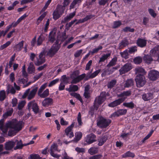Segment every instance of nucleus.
<instances>
[{
	"mask_svg": "<svg viewBox=\"0 0 159 159\" xmlns=\"http://www.w3.org/2000/svg\"><path fill=\"white\" fill-rule=\"evenodd\" d=\"M127 112L126 109H119L111 115V116L113 117H118L120 116L125 115Z\"/></svg>",
	"mask_w": 159,
	"mask_h": 159,
	"instance_id": "nucleus-13",
	"label": "nucleus"
},
{
	"mask_svg": "<svg viewBox=\"0 0 159 159\" xmlns=\"http://www.w3.org/2000/svg\"><path fill=\"white\" fill-rule=\"evenodd\" d=\"M77 121L80 125H81L82 124L81 120V115L80 112H79L77 116Z\"/></svg>",
	"mask_w": 159,
	"mask_h": 159,
	"instance_id": "nucleus-63",
	"label": "nucleus"
},
{
	"mask_svg": "<svg viewBox=\"0 0 159 159\" xmlns=\"http://www.w3.org/2000/svg\"><path fill=\"white\" fill-rule=\"evenodd\" d=\"M132 68V65L130 63H127L119 70L120 74L122 75L129 71Z\"/></svg>",
	"mask_w": 159,
	"mask_h": 159,
	"instance_id": "nucleus-7",
	"label": "nucleus"
},
{
	"mask_svg": "<svg viewBox=\"0 0 159 159\" xmlns=\"http://www.w3.org/2000/svg\"><path fill=\"white\" fill-rule=\"evenodd\" d=\"M148 11L150 14L153 18H155L157 16V14L152 9H148Z\"/></svg>",
	"mask_w": 159,
	"mask_h": 159,
	"instance_id": "nucleus-55",
	"label": "nucleus"
},
{
	"mask_svg": "<svg viewBox=\"0 0 159 159\" xmlns=\"http://www.w3.org/2000/svg\"><path fill=\"white\" fill-rule=\"evenodd\" d=\"M83 0H74L70 4V9L75 8V6L76 4H78V6H79Z\"/></svg>",
	"mask_w": 159,
	"mask_h": 159,
	"instance_id": "nucleus-27",
	"label": "nucleus"
},
{
	"mask_svg": "<svg viewBox=\"0 0 159 159\" xmlns=\"http://www.w3.org/2000/svg\"><path fill=\"white\" fill-rule=\"evenodd\" d=\"M64 12V11L57 5L53 13V19L55 20H57L61 17Z\"/></svg>",
	"mask_w": 159,
	"mask_h": 159,
	"instance_id": "nucleus-5",
	"label": "nucleus"
},
{
	"mask_svg": "<svg viewBox=\"0 0 159 159\" xmlns=\"http://www.w3.org/2000/svg\"><path fill=\"white\" fill-rule=\"evenodd\" d=\"M28 71L30 74L34 73L35 72V67L32 62H31L28 68Z\"/></svg>",
	"mask_w": 159,
	"mask_h": 159,
	"instance_id": "nucleus-30",
	"label": "nucleus"
},
{
	"mask_svg": "<svg viewBox=\"0 0 159 159\" xmlns=\"http://www.w3.org/2000/svg\"><path fill=\"white\" fill-rule=\"evenodd\" d=\"M56 32L54 31H52L49 33L48 36L49 41L52 43L55 40Z\"/></svg>",
	"mask_w": 159,
	"mask_h": 159,
	"instance_id": "nucleus-23",
	"label": "nucleus"
},
{
	"mask_svg": "<svg viewBox=\"0 0 159 159\" xmlns=\"http://www.w3.org/2000/svg\"><path fill=\"white\" fill-rule=\"evenodd\" d=\"M17 132L13 129H10L8 132V135L10 136H12L15 135Z\"/></svg>",
	"mask_w": 159,
	"mask_h": 159,
	"instance_id": "nucleus-52",
	"label": "nucleus"
},
{
	"mask_svg": "<svg viewBox=\"0 0 159 159\" xmlns=\"http://www.w3.org/2000/svg\"><path fill=\"white\" fill-rule=\"evenodd\" d=\"M129 44V42L127 40H123L119 43V47L120 48H122L127 46Z\"/></svg>",
	"mask_w": 159,
	"mask_h": 159,
	"instance_id": "nucleus-37",
	"label": "nucleus"
},
{
	"mask_svg": "<svg viewBox=\"0 0 159 159\" xmlns=\"http://www.w3.org/2000/svg\"><path fill=\"white\" fill-rule=\"evenodd\" d=\"M159 77V72L155 70H151L148 73L149 79L152 81L157 80Z\"/></svg>",
	"mask_w": 159,
	"mask_h": 159,
	"instance_id": "nucleus-6",
	"label": "nucleus"
},
{
	"mask_svg": "<svg viewBox=\"0 0 159 159\" xmlns=\"http://www.w3.org/2000/svg\"><path fill=\"white\" fill-rule=\"evenodd\" d=\"M111 56V53H108L106 54H104L100 58L99 63L103 62Z\"/></svg>",
	"mask_w": 159,
	"mask_h": 159,
	"instance_id": "nucleus-42",
	"label": "nucleus"
},
{
	"mask_svg": "<svg viewBox=\"0 0 159 159\" xmlns=\"http://www.w3.org/2000/svg\"><path fill=\"white\" fill-rule=\"evenodd\" d=\"M129 53L128 50L126 49L123 52H121L120 53L121 56L125 59L129 58Z\"/></svg>",
	"mask_w": 159,
	"mask_h": 159,
	"instance_id": "nucleus-39",
	"label": "nucleus"
},
{
	"mask_svg": "<svg viewBox=\"0 0 159 159\" xmlns=\"http://www.w3.org/2000/svg\"><path fill=\"white\" fill-rule=\"evenodd\" d=\"M82 134L80 132H76L75 133V137L74 139L71 141L74 142L76 143L79 141L82 138Z\"/></svg>",
	"mask_w": 159,
	"mask_h": 159,
	"instance_id": "nucleus-24",
	"label": "nucleus"
},
{
	"mask_svg": "<svg viewBox=\"0 0 159 159\" xmlns=\"http://www.w3.org/2000/svg\"><path fill=\"white\" fill-rule=\"evenodd\" d=\"M42 103L43 106L44 107L51 105L52 103V99L49 98H47L44 100Z\"/></svg>",
	"mask_w": 159,
	"mask_h": 159,
	"instance_id": "nucleus-25",
	"label": "nucleus"
},
{
	"mask_svg": "<svg viewBox=\"0 0 159 159\" xmlns=\"http://www.w3.org/2000/svg\"><path fill=\"white\" fill-rule=\"evenodd\" d=\"M143 99L145 101H147L153 98V94L151 93H143L142 95Z\"/></svg>",
	"mask_w": 159,
	"mask_h": 159,
	"instance_id": "nucleus-17",
	"label": "nucleus"
},
{
	"mask_svg": "<svg viewBox=\"0 0 159 159\" xmlns=\"http://www.w3.org/2000/svg\"><path fill=\"white\" fill-rule=\"evenodd\" d=\"M47 83H45L42 85L41 87H40V89H39L38 92V95H39L40 94H41L43 91V90L47 86Z\"/></svg>",
	"mask_w": 159,
	"mask_h": 159,
	"instance_id": "nucleus-51",
	"label": "nucleus"
},
{
	"mask_svg": "<svg viewBox=\"0 0 159 159\" xmlns=\"http://www.w3.org/2000/svg\"><path fill=\"white\" fill-rule=\"evenodd\" d=\"M142 58L140 57H135L134 59V62L136 64H139L142 61Z\"/></svg>",
	"mask_w": 159,
	"mask_h": 159,
	"instance_id": "nucleus-44",
	"label": "nucleus"
},
{
	"mask_svg": "<svg viewBox=\"0 0 159 159\" xmlns=\"http://www.w3.org/2000/svg\"><path fill=\"white\" fill-rule=\"evenodd\" d=\"M49 89H46L42 93H41L39 95L41 98H44L47 97L49 95Z\"/></svg>",
	"mask_w": 159,
	"mask_h": 159,
	"instance_id": "nucleus-45",
	"label": "nucleus"
},
{
	"mask_svg": "<svg viewBox=\"0 0 159 159\" xmlns=\"http://www.w3.org/2000/svg\"><path fill=\"white\" fill-rule=\"evenodd\" d=\"M102 47L101 46H99L98 48L93 49L92 51H90L89 52H91L92 54H93L94 53H97L99 50L102 49Z\"/></svg>",
	"mask_w": 159,
	"mask_h": 159,
	"instance_id": "nucleus-56",
	"label": "nucleus"
},
{
	"mask_svg": "<svg viewBox=\"0 0 159 159\" xmlns=\"http://www.w3.org/2000/svg\"><path fill=\"white\" fill-rule=\"evenodd\" d=\"M45 37L42 34L38 38L37 41V45L39 46L42 43L43 41L44 40Z\"/></svg>",
	"mask_w": 159,
	"mask_h": 159,
	"instance_id": "nucleus-34",
	"label": "nucleus"
},
{
	"mask_svg": "<svg viewBox=\"0 0 159 159\" xmlns=\"http://www.w3.org/2000/svg\"><path fill=\"white\" fill-rule=\"evenodd\" d=\"M96 136L94 134L91 133L87 136L85 141L88 144H91L96 141Z\"/></svg>",
	"mask_w": 159,
	"mask_h": 159,
	"instance_id": "nucleus-14",
	"label": "nucleus"
},
{
	"mask_svg": "<svg viewBox=\"0 0 159 159\" xmlns=\"http://www.w3.org/2000/svg\"><path fill=\"white\" fill-rule=\"evenodd\" d=\"M74 126V124L72 123L70 126H68L65 130V133L66 135L68 136L69 133L71 132L72 129Z\"/></svg>",
	"mask_w": 159,
	"mask_h": 159,
	"instance_id": "nucleus-40",
	"label": "nucleus"
},
{
	"mask_svg": "<svg viewBox=\"0 0 159 159\" xmlns=\"http://www.w3.org/2000/svg\"><path fill=\"white\" fill-rule=\"evenodd\" d=\"M97 125L101 129L106 128L111 122V120L105 118L102 116L98 117L97 120Z\"/></svg>",
	"mask_w": 159,
	"mask_h": 159,
	"instance_id": "nucleus-1",
	"label": "nucleus"
},
{
	"mask_svg": "<svg viewBox=\"0 0 159 159\" xmlns=\"http://www.w3.org/2000/svg\"><path fill=\"white\" fill-rule=\"evenodd\" d=\"M126 99V97L119 98L109 104L108 106L109 107H116L123 102Z\"/></svg>",
	"mask_w": 159,
	"mask_h": 159,
	"instance_id": "nucleus-11",
	"label": "nucleus"
},
{
	"mask_svg": "<svg viewBox=\"0 0 159 159\" xmlns=\"http://www.w3.org/2000/svg\"><path fill=\"white\" fill-rule=\"evenodd\" d=\"M78 89L79 88L77 85H70L69 88H66V89L69 92H71L76 91L78 90Z\"/></svg>",
	"mask_w": 159,
	"mask_h": 159,
	"instance_id": "nucleus-28",
	"label": "nucleus"
},
{
	"mask_svg": "<svg viewBox=\"0 0 159 159\" xmlns=\"http://www.w3.org/2000/svg\"><path fill=\"white\" fill-rule=\"evenodd\" d=\"M28 79H25L24 78L20 79L19 78L18 81L17 82V84H19L22 83L23 84H24L28 81Z\"/></svg>",
	"mask_w": 159,
	"mask_h": 159,
	"instance_id": "nucleus-64",
	"label": "nucleus"
},
{
	"mask_svg": "<svg viewBox=\"0 0 159 159\" xmlns=\"http://www.w3.org/2000/svg\"><path fill=\"white\" fill-rule=\"evenodd\" d=\"M59 80L58 79H57L52 80L49 84L48 86L50 87L53 86L57 83L59 81Z\"/></svg>",
	"mask_w": 159,
	"mask_h": 159,
	"instance_id": "nucleus-60",
	"label": "nucleus"
},
{
	"mask_svg": "<svg viewBox=\"0 0 159 159\" xmlns=\"http://www.w3.org/2000/svg\"><path fill=\"white\" fill-rule=\"evenodd\" d=\"M151 55L153 57H157L159 53V45H157L150 51Z\"/></svg>",
	"mask_w": 159,
	"mask_h": 159,
	"instance_id": "nucleus-18",
	"label": "nucleus"
},
{
	"mask_svg": "<svg viewBox=\"0 0 159 159\" xmlns=\"http://www.w3.org/2000/svg\"><path fill=\"white\" fill-rule=\"evenodd\" d=\"M6 98V93L4 90L0 91V101H3Z\"/></svg>",
	"mask_w": 159,
	"mask_h": 159,
	"instance_id": "nucleus-48",
	"label": "nucleus"
},
{
	"mask_svg": "<svg viewBox=\"0 0 159 159\" xmlns=\"http://www.w3.org/2000/svg\"><path fill=\"white\" fill-rule=\"evenodd\" d=\"M134 81L133 79H130L128 80L126 82L125 84V87H129L134 85Z\"/></svg>",
	"mask_w": 159,
	"mask_h": 159,
	"instance_id": "nucleus-41",
	"label": "nucleus"
},
{
	"mask_svg": "<svg viewBox=\"0 0 159 159\" xmlns=\"http://www.w3.org/2000/svg\"><path fill=\"white\" fill-rule=\"evenodd\" d=\"M41 157L38 154H31L29 157V159H40Z\"/></svg>",
	"mask_w": 159,
	"mask_h": 159,
	"instance_id": "nucleus-57",
	"label": "nucleus"
},
{
	"mask_svg": "<svg viewBox=\"0 0 159 159\" xmlns=\"http://www.w3.org/2000/svg\"><path fill=\"white\" fill-rule=\"evenodd\" d=\"M24 41L22 40L16 44L14 47V50L17 52L20 51L23 48Z\"/></svg>",
	"mask_w": 159,
	"mask_h": 159,
	"instance_id": "nucleus-26",
	"label": "nucleus"
},
{
	"mask_svg": "<svg viewBox=\"0 0 159 159\" xmlns=\"http://www.w3.org/2000/svg\"><path fill=\"white\" fill-rule=\"evenodd\" d=\"M102 157V155L99 154L92 156L89 157V159H100Z\"/></svg>",
	"mask_w": 159,
	"mask_h": 159,
	"instance_id": "nucleus-59",
	"label": "nucleus"
},
{
	"mask_svg": "<svg viewBox=\"0 0 159 159\" xmlns=\"http://www.w3.org/2000/svg\"><path fill=\"white\" fill-rule=\"evenodd\" d=\"M88 152L91 155H94L98 152V148H97L91 147L88 150Z\"/></svg>",
	"mask_w": 159,
	"mask_h": 159,
	"instance_id": "nucleus-32",
	"label": "nucleus"
},
{
	"mask_svg": "<svg viewBox=\"0 0 159 159\" xmlns=\"http://www.w3.org/2000/svg\"><path fill=\"white\" fill-rule=\"evenodd\" d=\"M25 102V101H21L20 102L18 105V108L19 110H21L24 107Z\"/></svg>",
	"mask_w": 159,
	"mask_h": 159,
	"instance_id": "nucleus-58",
	"label": "nucleus"
},
{
	"mask_svg": "<svg viewBox=\"0 0 159 159\" xmlns=\"http://www.w3.org/2000/svg\"><path fill=\"white\" fill-rule=\"evenodd\" d=\"M136 86L138 88H141L146 83L145 76L138 74L135 78Z\"/></svg>",
	"mask_w": 159,
	"mask_h": 159,
	"instance_id": "nucleus-3",
	"label": "nucleus"
},
{
	"mask_svg": "<svg viewBox=\"0 0 159 159\" xmlns=\"http://www.w3.org/2000/svg\"><path fill=\"white\" fill-rule=\"evenodd\" d=\"M45 61V58H39V59H38L37 61L35 63V64L36 66H39L42 65Z\"/></svg>",
	"mask_w": 159,
	"mask_h": 159,
	"instance_id": "nucleus-46",
	"label": "nucleus"
},
{
	"mask_svg": "<svg viewBox=\"0 0 159 159\" xmlns=\"http://www.w3.org/2000/svg\"><path fill=\"white\" fill-rule=\"evenodd\" d=\"M135 157V154L130 151H128L122 155V157L126 158L128 157H131L132 158Z\"/></svg>",
	"mask_w": 159,
	"mask_h": 159,
	"instance_id": "nucleus-35",
	"label": "nucleus"
},
{
	"mask_svg": "<svg viewBox=\"0 0 159 159\" xmlns=\"http://www.w3.org/2000/svg\"><path fill=\"white\" fill-rule=\"evenodd\" d=\"M28 109L30 111H32L35 114H37L39 112V109L38 104L36 102L35 100L31 101L29 102L27 105Z\"/></svg>",
	"mask_w": 159,
	"mask_h": 159,
	"instance_id": "nucleus-4",
	"label": "nucleus"
},
{
	"mask_svg": "<svg viewBox=\"0 0 159 159\" xmlns=\"http://www.w3.org/2000/svg\"><path fill=\"white\" fill-rule=\"evenodd\" d=\"M108 138V136L107 134L102 135L98 140L99 142L98 144V145L99 146L102 145L107 140Z\"/></svg>",
	"mask_w": 159,
	"mask_h": 159,
	"instance_id": "nucleus-19",
	"label": "nucleus"
},
{
	"mask_svg": "<svg viewBox=\"0 0 159 159\" xmlns=\"http://www.w3.org/2000/svg\"><path fill=\"white\" fill-rule=\"evenodd\" d=\"M117 58L115 57L112 59L111 61L107 65V67L108 68H110L111 66H115L117 61Z\"/></svg>",
	"mask_w": 159,
	"mask_h": 159,
	"instance_id": "nucleus-29",
	"label": "nucleus"
},
{
	"mask_svg": "<svg viewBox=\"0 0 159 159\" xmlns=\"http://www.w3.org/2000/svg\"><path fill=\"white\" fill-rule=\"evenodd\" d=\"M123 105L125 107L132 109L134 108L135 106L133 102H124Z\"/></svg>",
	"mask_w": 159,
	"mask_h": 159,
	"instance_id": "nucleus-31",
	"label": "nucleus"
},
{
	"mask_svg": "<svg viewBox=\"0 0 159 159\" xmlns=\"http://www.w3.org/2000/svg\"><path fill=\"white\" fill-rule=\"evenodd\" d=\"M15 143L14 150L21 149L23 148L22 142L21 140H14Z\"/></svg>",
	"mask_w": 159,
	"mask_h": 159,
	"instance_id": "nucleus-16",
	"label": "nucleus"
},
{
	"mask_svg": "<svg viewBox=\"0 0 159 159\" xmlns=\"http://www.w3.org/2000/svg\"><path fill=\"white\" fill-rule=\"evenodd\" d=\"M61 80L62 83L67 84L68 83V80L66 75H63L61 77Z\"/></svg>",
	"mask_w": 159,
	"mask_h": 159,
	"instance_id": "nucleus-62",
	"label": "nucleus"
},
{
	"mask_svg": "<svg viewBox=\"0 0 159 159\" xmlns=\"http://www.w3.org/2000/svg\"><path fill=\"white\" fill-rule=\"evenodd\" d=\"M122 31L125 32H133L134 31V29L131 28L129 27H126L123 29Z\"/></svg>",
	"mask_w": 159,
	"mask_h": 159,
	"instance_id": "nucleus-50",
	"label": "nucleus"
},
{
	"mask_svg": "<svg viewBox=\"0 0 159 159\" xmlns=\"http://www.w3.org/2000/svg\"><path fill=\"white\" fill-rule=\"evenodd\" d=\"M70 95L72 96L77 98L82 104L83 103V101L80 94L75 93H70Z\"/></svg>",
	"mask_w": 159,
	"mask_h": 159,
	"instance_id": "nucleus-38",
	"label": "nucleus"
},
{
	"mask_svg": "<svg viewBox=\"0 0 159 159\" xmlns=\"http://www.w3.org/2000/svg\"><path fill=\"white\" fill-rule=\"evenodd\" d=\"M23 122L22 121H8L6 124V126L7 128L13 129L16 130L17 132H18L21 130L22 128V125Z\"/></svg>",
	"mask_w": 159,
	"mask_h": 159,
	"instance_id": "nucleus-2",
	"label": "nucleus"
},
{
	"mask_svg": "<svg viewBox=\"0 0 159 159\" xmlns=\"http://www.w3.org/2000/svg\"><path fill=\"white\" fill-rule=\"evenodd\" d=\"M154 130H152L142 140L141 142L142 143H143L144 141L148 139L152 135V134L153 133Z\"/></svg>",
	"mask_w": 159,
	"mask_h": 159,
	"instance_id": "nucleus-54",
	"label": "nucleus"
},
{
	"mask_svg": "<svg viewBox=\"0 0 159 159\" xmlns=\"http://www.w3.org/2000/svg\"><path fill=\"white\" fill-rule=\"evenodd\" d=\"M37 89L38 88L36 87L33 89L30 92V93L28 94V95L27 97V99L28 100H30L34 97L37 91Z\"/></svg>",
	"mask_w": 159,
	"mask_h": 159,
	"instance_id": "nucleus-22",
	"label": "nucleus"
},
{
	"mask_svg": "<svg viewBox=\"0 0 159 159\" xmlns=\"http://www.w3.org/2000/svg\"><path fill=\"white\" fill-rule=\"evenodd\" d=\"M137 47L136 46H133L128 48V52L129 54L134 53L137 51Z\"/></svg>",
	"mask_w": 159,
	"mask_h": 159,
	"instance_id": "nucleus-47",
	"label": "nucleus"
},
{
	"mask_svg": "<svg viewBox=\"0 0 159 159\" xmlns=\"http://www.w3.org/2000/svg\"><path fill=\"white\" fill-rule=\"evenodd\" d=\"M97 98H96L94 102L93 105L90 108V110L89 111V114L90 115L91 117H92L94 115V112L95 111H97L99 107V105L96 103Z\"/></svg>",
	"mask_w": 159,
	"mask_h": 159,
	"instance_id": "nucleus-12",
	"label": "nucleus"
},
{
	"mask_svg": "<svg viewBox=\"0 0 159 159\" xmlns=\"http://www.w3.org/2000/svg\"><path fill=\"white\" fill-rule=\"evenodd\" d=\"M117 82L116 80H111L107 84V87L108 89H111L113 87Z\"/></svg>",
	"mask_w": 159,
	"mask_h": 159,
	"instance_id": "nucleus-36",
	"label": "nucleus"
},
{
	"mask_svg": "<svg viewBox=\"0 0 159 159\" xmlns=\"http://www.w3.org/2000/svg\"><path fill=\"white\" fill-rule=\"evenodd\" d=\"M71 78L73 79L71 82V83L72 84H76L80 81L77 76L75 78L72 77Z\"/></svg>",
	"mask_w": 159,
	"mask_h": 159,
	"instance_id": "nucleus-61",
	"label": "nucleus"
},
{
	"mask_svg": "<svg viewBox=\"0 0 159 159\" xmlns=\"http://www.w3.org/2000/svg\"><path fill=\"white\" fill-rule=\"evenodd\" d=\"M11 43V42L10 41H8L5 43L1 46L0 47V50H2L4 48H7L9 46Z\"/></svg>",
	"mask_w": 159,
	"mask_h": 159,
	"instance_id": "nucleus-53",
	"label": "nucleus"
},
{
	"mask_svg": "<svg viewBox=\"0 0 159 159\" xmlns=\"http://www.w3.org/2000/svg\"><path fill=\"white\" fill-rule=\"evenodd\" d=\"M122 25V23L120 21H114L113 24L112 26V28L113 29H116Z\"/></svg>",
	"mask_w": 159,
	"mask_h": 159,
	"instance_id": "nucleus-43",
	"label": "nucleus"
},
{
	"mask_svg": "<svg viewBox=\"0 0 159 159\" xmlns=\"http://www.w3.org/2000/svg\"><path fill=\"white\" fill-rule=\"evenodd\" d=\"M147 43V40L139 38L136 41L137 46L141 48L145 47Z\"/></svg>",
	"mask_w": 159,
	"mask_h": 159,
	"instance_id": "nucleus-15",
	"label": "nucleus"
},
{
	"mask_svg": "<svg viewBox=\"0 0 159 159\" xmlns=\"http://www.w3.org/2000/svg\"><path fill=\"white\" fill-rule=\"evenodd\" d=\"M13 112V110L12 109L11 110L7 111L5 112L3 115V117L4 118L6 119L7 117L11 116Z\"/></svg>",
	"mask_w": 159,
	"mask_h": 159,
	"instance_id": "nucleus-49",
	"label": "nucleus"
},
{
	"mask_svg": "<svg viewBox=\"0 0 159 159\" xmlns=\"http://www.w3.org/2000/svg\"><path fill=\"white\" fill-rule=\"evenodd\" d=\"M58 146L57 144L53 143L50 149L48 150L51 155L54 157L58 158L60 157V155H57V154H54V152L55 151L57 150Z\"/></svg>",
	"mask_w": 159,
	"mask_h": 159,
	"instance_id": "nucleus-10",
	"label": "nucleus"
},
{
	"mask_svg": "<svg viewBox=\"0 0 159 159\" xmlns=\"http://www.w3.org/2000/svg\"><path fill=\"white\" fill-rule=\"evenodd\" d=\"M15 143L14 140L8 141L4 144V149L7 151L11 150L13 148L14 149Z\"/></svg>",
	"mask_w": 159,
	"mask_h": 159,
	"instance_id": "nucleus-9",
	"label": "nucleus"
},
{
	"mask_svg": "<svg viewBox=\"0 0 159 159\" xmlns=\"http://www.w3.org/2000/svg\"><path fill=\"white\" fill-rule=\"evenodd\" d=\"M70 2V0H64L63 2V5H58L57 6L64 11L65 10V7L68 6Z\"/></svg>",
	"mask_w": 159,
	"mask_h": 159,
	"instance_id": "nucleus-33",
	"label": "nucleus"
},
{
	"mask_svg": "<svg viewBox=\"0 0 159 159\" xmlns=\"http://www.w3.org/2000/svg\"><path fill=\"white\" fill-rule=\"evenodd\" d=\"M60 48L59 45L52 46L49 50L47 53V55L50 57H53L57 52Z\"/></svg>",
	"mask_w": 159,
	"mask_h": 159,
	"instance_id": "nucleus-8",
	"label": "nucleus"
},
{
	"mask_svg": "<svg viewBox=\"0 0 159 159\" xmlns=\"http://www.w3.org/2000/svg\"><path fill=\"white\" fill-rule=\"evenodd\" d=\"M152 56L151 54L150 55L145 54L143 58V61L148 64H150L153 61V59Z\"/></svg>",
	"mask_w": 159,
	"mask_h": 159,
	"instance_id": "nucleus-20",
	"label": "nucleus"
},
{
	"mask_svg": "<svg viewBox=\"0 0 159 159\" xmlns=\"http://www.w3.org/2000/svg\"><path fill=\"white\" fill-rule=\"evenodd\" d=\"M135 74H140L141 75L144 76L146 73V72L145 70L141 67H137L135 69Z\"/></svg>",
	"mask_w": 159,
	"mask_h": 159,
	"instance_id": "nucleus-21",
	"label": "nucleus"
}]
</instances>
